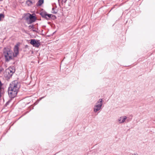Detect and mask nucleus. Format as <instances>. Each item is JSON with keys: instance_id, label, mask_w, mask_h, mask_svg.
<instances>
[{"instance_id": "f257e3e1", "label": "nucleus", "mask_w": 155, "mask_h": 155, "mask_svg": "<svg viewBox=\"0 0 155 155\" xmlns=\"http://www.w3.org/2000/svg\"><path fill=\"white\" fill-rule=\"evenodd\" d=\"M19 44H17L14 47V52L10 48H5L3 51V55L6 62H8L14 59L18 54Z\"/></svg>"}, {"instance_id": "f03ea898", "label": "nucleus", "mask_w": 155, "mask_h": 155, "mask_svg": "<svg viewBox=\"0 0 155 155\" xmlns=\"http://www.w3.org/2000/svg\"><path fill=\"white\" fill-rule=\"evenodd\" d=\"M20 87V83L17 81H14L10 83L8 88V94L10 98H13L16 96Z\"/></svg>"}, {"instance_id": "7ed1b4c3", "label": "nucleus", "mask_w": 155, "mask_h": 155, "mask_svg": "<svg viewBox=\"0 0 155 155\" xmlns=\"http://www.w3.org/2000/svg\"><path fill=\"white\" fill-rule=\"evenodd\" d=\"M103 105V100L102 99H100L96 103L94 108V111L95 112H97L101 108Z\"/></svg>"}, {"instance_id": "20e7f679", "label": "nucleus", "mask_w": 155, "mask_h": 155, "mask_svg": "<svg viewBox=\"0 0 155 155\" xmlns=\"http://www.w3.org/2000/svg\"><path fill=\"white\" fill-rule=\"evenodd\" d=\"M25 18L28 21L29 24L34 22L36 20V18L35 16L29 13H28L26 15Z\"/></svg>"}, {"instance_id": "39448f33", "label": "nucleus", "mask_w": 155, "mask_h": 155, "mask_svg": "<svg viewBox=\"0 0 155 155\" xmlns=\"http://www.w3.org/2000/svg\"><path fill=\"white\" fill-rule=\"evenodd\" d=\"M14 72V71L13 69L10 67L6 70L4 74L6 77H10L12 76Z\"/></svg>"}, {"instance_id": "423d86ee", "label": "nucleus", "mask_w": 155, "mask_h": 155, "mask_svg": "<svg viewBox=\"0 0 155 155\" xmlns=\"http://www.w3.org/2000/svg\"><path fill=\"white\" fill-rule=\"evenodd\" d=\"M127 119V117L125 116L119 117L117 119V122L120 124H121L124 123Z\"/></svg>"}, {"instance_id": "0eeeda50", "label": "nucleus", "mask_w": 155, "mask_h": 155, "mask_svg": "<svg viewBox=\"0 0 155 155\" xmlns=\"http://www.w3.org/2000/svg\"><path fill=\"white\" fill-rule=\"evenodd\" d=\"M30 44L35 47H38L40 45L39 42L35 39H32L31 40Z\"/></svg>"}, {"instance_id": "6e6552de", "label": "nucleus", "mask_w": 155, "mask_h": 155, "mask_svg": "<svg viewBox=\"0 0 155 155\" xmlns=\"http://www.w3.org/2000/svg\"><path fill=\"white\" fill-rule=\"evenodd\" d=\"M26 4L28 6H30L32 5V3L31 1L28 0L26 2Z\"/></svg>"}, {"instance_id": "1a4fd4ad", "label": "nucleus", "mask_w": 155, "mask_h": 155, "mask_svg": "<svg viewBox=\"0 0 155 155\" xmlns=\"http://www.w3.org/2000/svg\"><path fill=\"white\" fill-rule=\"evenodd\" d=\"M52 15L51 14H45L44 15V17L46 18L47 19H48L51 18Z\"/></svg>"}, {"instance_id": "9d476101", "label": "nucleus", "mask_w": 155, "mask_h": 155, "mask_svg": "<svg viewBox=\"0 0 155 155\" xmlns=\"http://www.w3.org/2000/svg\"><path fill=\"white\" fill-rule=\"evenodd\" d=\"M44 2V0H39L38 2V5L39 6L41 5Z\"/></svg>"}, {"instance_id": "9b49d317", "label": "nucleus", "mask_w": 155, "mask_h": 155, "mask_svg": "<svg viewBox=\"0 0 155 155\" xmlns=\"http://www.w3.org/2000/svg\"><path fill=\"white\" fill-rule=\"evenodd\" d=\"M4 18V15L2 14H0V21L2 20V19Z\"/></svg>"}, {"instance_id": "f8f14e48", "label": "nucleus", "mask_w": 155, "mask_h": 155, "mask_svg": "<svg viewBox=\"0 0 155 155\" xmlns=\"http://www.w3.org/2000/svg\"><path fill=\"white\" fill-rule=\"evenodd\" d=\"M57 12V11L56 10L54 9V8H53L52 11V12L53 13L55 14Z\"/></svg>"}, {"instance_id": "ddd939ff", "label": "nucleus", "mask_w": 155, "mask_h": 155, "mask_svg": "<svg viewBox=\"0 0 155 155\" xmlns=\"http://www.w3.org/2000/svg\"><path fill=\"white\" fill-rule=\"evenodd\" d=\"M33 26L32 25H30L29 26V29H31L32 28H33Z\"/></svg>"}, {"instance_id": "4468645a", "label": "nucleus", "mask_w": 155, "mask_h": 155, "mask_svg": "<svg viewBox=\"0 0 155 155\" xmlns=\"http://www.w3.org/2000/svg\"><path fill=\"white\" fill-rule=\"evenodd\" d=\"M132 155H138V154L137 153H135L132 154Z\"/></svg>"}, {"instance_id": "2eb2a0df", "label": "nucleus", "mask_w": 155, "mask_h": 155, "mask_svg": "<svg viewBox=\"0 0 155 155\" xmlns=\"http://www.w3.org/2000/svg\"><path fill=\"white\" fill-rule=\"evenodd\" d=\"M2 68L0 67V72L2 71Z\"/></svg>"}, {"instance_id": "dca6fc26", "label": "nucleus", "mask_w": 155, "mask_h": 155, "mask_svg": "<svg viewBox=\"0 0 155 155\" xmlns=\"http://www.w3.org/2000/svg\"><path fill=\"white\" fill-rule=\"evenodd\" d=\"M9 101H8V102H7V103H6V104H7H7H9Z\"/></svg>"}, {"instance_id": "f3484780", "label": "nucleus", "mask_w": 155, "mask_h": 155, "mask_svg": "<svg viewBox=\"0 0 155 155\" xmlns=\"http://www.w3.org/2000/svg\"><path fill=\"white\" fill-rule=\"evenodd\" d=\"M2 0H0V1H2Z\"/></svg>"}, {"instance_id": "a211bd4d", "label": "nucleus", "mask_w": 155, "mask_h": 155, "mask_svg": "<svg viewBox=\"0 0 155 155\" xmlns=\"http://www.w3.org/2000/svg\"><path fill=\"white\" fill-rule=\"evenodd\" d=\"M58 1H59V0H58Z\"/></svg>"}]
</instances>
